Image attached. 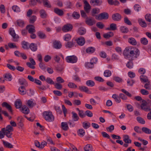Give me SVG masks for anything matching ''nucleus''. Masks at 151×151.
Returning <instances> with one entry per match:
<instances>
[{
	"label": "nucleus",
	"mask_w": 151,
	"mask_h": 151,
	"mask_svg": "<svg viewBox=\"0 0 151 151\" xmlns=\"http://www.w3.org/2000/svg\"><path fill=\"white\" fill-rule=\"evenodd\" d=\"M109 17L108 14L107 12H104L100 14L98 16H96V19L99 20L102 19H107Z\"/></svg>",
	"instance_id": "423d86ee"
},
{
	"label": "nucleus",
	"mask_w": 151,
	"mask_h": 151,
	"mask_svg": "<svg viewBox=\"0 0 151 151\" xmlns=\"http://www.w3.org/2000/svg\"><path fill=\"white\" fill-rule=\"evenodd\" d=\"M142 103L140 105L141 109L146 111H150V107L147 106V102L144 100H142Z\"/></svg>",
	"instance_id": "39448f33"
},
{
	"label": "nucleus",
	"mask_w": 151,
	"mask_h": 151,
	"mask_svg": "<svg viewBox=\"0 0 151 151\" xmlns=\"http://www.w3.org/2000/svg\"><path fill=\"white\" fill-rule=\"evenodd\" d=\"M95 50V48L94 47H89L86 49V52L87 53L90 54L93 52Z\"/></svg>",
	"instance_id": "72a5a7b5"
},
{
	"label": "nucleus",
	"mask_w": 151,
	"mask_h": 151,
	"mask_svg": "<svg viewBox=\"0 0 151 151\" xmlns=\"http://www.w3.org/2000/svg\"><path fill=\"white\" fill-rule=\"evenodd\" d=\"M77 44L79 45H83L85 42L84 38L83 37H80L76 40Z\"/></svg>",
	"instance_id": "9b49d317"
},
{
	"label": "nucleus",
	"mask_w": 151,
	"mask_h": 151,
	"mask_svg": "<svg viewBox=\"0 0 151 151\" xmlns=\"http://www.w3.org/2000/svg\"><path fill=\"white\" fill-rule=\"evenodd\" d=\"M37 19L35 15L31 16L29 19V22L30 23L33 24L36 21Z\"/></svg>",
	"instance_id": "c03bdc74"
},
{
	"label": "nucleus",
	"mask_w": 151,
	"mask_h": 151,
	"mask_svg": "<svg viewBox=\"0 0 151 151\" xmlns=\"http://www.w3.org/2000/svg\"><path fill=\"white\" fill-rule=\"evenodd\" d=\"M140 25L142 27H145L147 26V24L145 22L141 19L139 21Z\"/></svg>",
	"instance_id": "3c124183"
},
{
	"label": "nucleus",
	"mask_w": 151,
	"mask_h": 151,
	"mask_svg": "<svg viewBox=\"0 0 151 151\" xmlns=\"http://www.w3.org/2000/svg\"><path fill=\"white\" fill-rule=\"evenodd\" d=\"M140 79L142 82H147L149 81L147 77L145 76H140Z\"/></svg>",
	"instance_id": "58836bf2"
},
{
	"label": "nucleus",
	"mask_w": 151,
	"mask_h": 151,
	"mask_svg": "<svg viewBox=\"0 0 151 151\" xmlns=\"http://www.w3.org/2000/svg\"><path fill=\"white\" fill-rule=\"evenodd\" d=\"M61 126L62 129L64 131H67L69 129L67 123L66 122H62Z\"/></svg>",
	"instance_id": "a878e982"
},
{
	"label": "nucleus",
	"mask_w": 151,
	"mask_h": 151,
	"mask_svg": "<svg viewBox=\"0 0 151 151\" xmlns=\"http://www.w3.org/2000/svg\"><path fill=\"white\" fill-rule=\"evenodd\" d=\"M26 29L28 30V32L29 33H34L35 32V27L33 25H28L26 26Z\"/></svg>",
	"instance_id": "1a4fd4ad"
},
{
	"label": "nucleus",
	"mask_w": 151,
	"mask_h": 151,
	"mask_svg": "<svg viewBox=\"0 0 151 151\" xmlns=\"http://www.w3.org/2000/svg\"><path fill=\"white\" fill-rule=\"evenodd\" d=\"M71 114H72V118L73 121H78L79 119V117L77 114L73 111L72 112Z\"/></svg>",
	"instance_id": "c756f323"
},
{
	"label": "nucleus",
	"mask_w": 151,
	"mask_h": 151,
	"mask_svg": "<svg viewBox=\"0 0 151 151\" xmlns=\"http://www.w3.org/2000/svg\"><path fill=\"white\" fill-rule=\"evenodd\" d=\"M68 86L71 88H75L77 87V86L74 83L72 82L69 83L68 84Z\"/></svg>",
	"instance_id": "09e8293b"
},
{
	"label": "nucleus",
	"mask_w": 151,
	"mask_h": 151,
	"mask_svg": "<svg viewBox=\"0 0 151 151\" xmlns=\"http://www.w3.org/2000/svg\"><path fill=\"white\" fill-rule=\"evenodd\" d=\"M96 60V59L95 58H94V59H92V60H91V62L90 63H87L86 64V66L90 68H92L93 67V64L95 63L94 62H92V60Z\"/></svg>",
	"instance_id": "4c0bfd02"
},
{
	"label": "nucleus",
	"mask_w": 151,
	"mask_h": 151,
	"mask_svg": "<svg viewBox=\"0 0 151 151\" xmlns=\"http://www.w3.org/2000/svg\"><path fill=\"white\" fill-rule=\"evenodd\" d=\"M22 47L24 49H27V42L25 41H23L22 42Z\"/></svg>",
	"instance_id": "69168bd1"
},
{
	"label": "nucleus",
	"mask_w": 151,
	"mask_h": 151,
	"mask_svg": "<svg viewBox=\"0 0 151 151\" xmlns=\"http://www.w3.org/2000/svg\"><path fill=\"white\" fill-rule=\"evenodd\" d=\"M139 51L136 47L130 48L129 47H126L123 52L124 56L128 58L134 57L137 58L139 55Z\"/></svg>",
	"instance_id": "f257e3e1"
},
{
	"label": "nucleus",
	"mask_w": 151,
	"mask_h": 151,
	"mask_svg": "<svg viewBox=\"0 0 151 151\" xmlns=\"http://www.w3.org/2000/svg\"><path fill=\"white\" fill-rule=\"evenodd\" d=\"M113 79L116 82L118 83H121L122 81V78L119 77H114Z\"/></svg>",
	"instance_id": "13d9d810"
},
{
	"label": "nucleus",
	"mask_w": 151,
	"mask_h": 151,
	"mask_svg": "<svg viewBox=\"0 0 151 151\" xmlns=\"http://www.w3.org/2000/svg\"><path fill=\"white\" fill-rule=\"evenodd\" d=\"M78 32L80 35H83L86 33V30L83 27H81L79 28Z\"/></svg>",
	"instance_id": "4be33fe9"
},
{
	"label": "nucleus",
	"mask_w": 151,
	"mask_h": 151,
	"mask_svg": "<svg viewBox=\"0 0 151 151\" xmlns=\"http://www.w3.org/2000/svg\"><path fill=\"white\" fill-rule=\"evenodd\" d=\"M96 26L99 28L102 29L104 26V25L101 22H98L96 24Z\"/></svg>",
	"instance_id": "bf43d9fd"
},
{
	"label": "nucleus",
	"mask_w": 151,
	"mask_h": 151,
	"mask_svg": "<svg viewBox=\"0 0 151 151\" xmlns=\"http://www.w3.org/2000/svg\"><path fill=\"white\" fill-rule=\"evenodd\" d=\"M2 142L3 145L6 147L9 148H12L13 147V145L11 143L3 140Z\"/></svg>",
	"instance_id": "b1692460"
},
{
	"label": "nucleus",
	"mask_w": 151,
	"mask_h": 151,
	"mask_svg": "<svg viewBox=\"0 0 151 151\" xmlns=\"http://www.w3.org/2000/svg\"><path fill=\"white\" fill-rule=\"evenodd\" d=\"M142 131L146 134H151V130L147 127H143L142 128Z\"/></svg>",
	"instance_id": "37998d69"
},
{
	"label": "nucleus",
	"mask_w": 151,
	"mask_h": 151,
	"mask_svg": "<svg viewBox=\"0 0 151 151\" xmlns=\"http://www.w3.org/2000/svg\"><path fill=\"white\" fill-rule=\"evenodd\" d=\"M78 135L81 137H83L85 134V132L83 129H80L78 130Z\"/></svg>",
	"instance_id": "de8ad7c7"
},
{
	"label": "nucleus",
	"mask_w": 151,
	"mask_h": 151,
	"mask_svg": "<svg viewBox=\"0 0 151 151\" xmlns=\"http://www.w3.org/2000/svg\"><path fill=\"white\" fill-rule=\"evenodd\" d=\"M128 42L133 45H135L137 44V42L135 39L133 37L129 38L128 40Z\"/></svg>",
	"instance_id": "5701e85b"
},
{
	"label": "nucleus",
	"mask_w": 151,
	"mask_h": 151,
	"mask_svg": "<svg viewBox=\"0 0 151 151\" xmlns=\"http://www.w3.org/2000/svg\"><path fill=\"white\" fill-rule=\"evenodd\" d=\"M121 15L119 13H116L112 15V19L113 20L118 21H120L122 19Z\"/></svg>",
	"instance_id": "6e6552de"
},
{
	"label": "nucleus",
	"mask_w": 151,
	"mask_h": 151,
	"mask_svg": "<svg viewBox=\"0 0 151 151\" xmlns=\"http://www.w3.org/2000/svg\"><path fill=\"white\" fill-rule=\"evenodd\" d=\"M79 88L81 91L87 93L89 94L91 93V92L89 91L88 88L85 86H79Z\"/></svg>",
	"instance_id": "f3484780"
},
{
	"label": "nucleus",
	"mask_w": 151,
	"mask_h": 151,
	"mask_svg": "<svg viewBox=\"0 0 151 151\" xmlns=\"http://www.w3.org/2000/svg\"><path fill=\"white\" fill-rule=\"evenodd\" d=\"M61 44L59 42L55 41L53 43V47L56 49H60L61 47Z\"/></svg>",
	"instance_id": "393cba45"
},
{
	"label": "nucleus",
	"mask_w": 151,
	"mask_h": 151,
	"mask_svg": "<svg viewBox=\"0 0 151 151\" xmlns=\"http://www.w3.org/2000/svg\"><path fill=\"white\" fill-rule=\"evenodd\" d=\"M1 105L3 107H6L11 114H13V110L12 109V107L11 105L6 102H3Z\"/></svg>",
	"instance_id": "9d476101"
},
{
	"label": "nucleus",
	"mask_w": 151,
	"mask_h": 151,
	"mask_svg": "<svg viewBox=\"0 0 151 151\" xmlns=\"http://www.w3.org/2000/svg\"><path fill=\"white\" fill-rule=\"evenodd\" d=\"M145 19L146 20L149 22H151V14H147L145 15Z\"/></svg>",
	"instance_id": "5fc2aeb1"
},
{
	"label": "nucleus",
	"mask_w": 151,
	"mask_h": 151,
	"mask_svg": "<svg viewBox=\"0 0 151 151\" xmlns=\"http://www.w3.org/2000/svg\"><path fill=\"white\" fill-rule=\"evenodd\" d=\"M54 12L56 14L60 16H62L64 14V12L63 11L57 8H55L54 9Z\"/></svg>",
	"instance_id": "4468645a"
},
{
	"label": "nucleus",
	"mask_w": 151,
	"mask_h": 151,
	"mask_svg": "<svg viewBox=\"0 0 151 151\" xmlns=\"http://www.w3.org/2000/svg\"><path fill=\"white\" fill-rule=\"evenodd\" d=\"M117 29L116 24L112 23L110 24V27L106 28V29L108 30H115Z\"/></svg>",
	"instance_id": "aec40b11"
},
{
	"label": "nucleus",
	"mask_w": 151,
	"mask_h": 151,
	"mask_svg": "<svg viewBox=\"0 0 151 151\" xmlns=\"http://www.w3.org/2000/svg\"><path fill=\"white\" fill-rule=\"evenodd\" d=\"M137 120L140 123L142 124H145V120L141 117H138L137 118Z\"/></svg>",
	"instance_id": "4d7b16f0"
},
{
	"label": "nucleus",
	"mask_w": 151,
	"mask_h": 151,
	"mask_svg": "<svg viewBox=\"0 0 151 151\" xmlns=\"http://www.w3.org/2000/svg\"><path fill=\"white\" fill-rule=\"evenodd\" d=\"M2 129H4V132L5 135L8 138H12V132L13 131V127L10 125H8L6 128H3Z\"/></svg>",
	"instance_id": "f03ea898"
},
{
	"label": "nucleus",
	"mask_w": 151,
	"mask_h": 151,
	"mask_svg": "<svg viewBox=\"0 0 151 151\" xmlns=\"http://www.w3.org/2000/svg\"><path fill=\"white\" fill-rule=\"evenodd\" d=\"M4 78L6 81H10L12 79V76L10 74H6L4 76Z\"/></svg>",
	"instance_id": "8fccbe9b"
},
{
	"label": "nucleus",
	"mask_w": 151,
	"mask_h": 151,
	"mask_svg": "<svg viewBox=\"0 0 151 151\" xmlns=\"http://www.w3.org/2000/svg\"><path fill=\"white\" fill-rule=\"evenodd\" d=\"M45 81L47 83L50 84H55L54 81L50 78H47Z\"/></svg>",
	"instance_id": "680f3d73"
},
{
	"label": "nucleus",
	"mask_w": 151,
	"mask_h": 151,
	"mask_svg": "<svg viewBox=\"0 0 151 151\" xmlns=\"http://www.w3.org/2000/svg\"><path fill=\"white\" fill-rule=\"evenodd\" d=\"M21 111L24 114H28L29 113V110L26 106L24 105L22 107Z\"/></svg>",
	"instance_id": "a211bd4d"
},
{
	"label": "nucleus",
	"mask_w": 151,
	"mask_h": 151,
	"mask_svg": "<svg viewBox=\"0 0 151 151\" xmlns=\"http://www.w3.org/2000/svg\"><path fill=\"white\" fill-rule=\"evenodd\" d=\"M43 116L45 120L48 122H52L54 120V117L51 112L45 111L43 112Z\"/></svg>",
	"instance_id": "7ed1b4c3"
},
{
	"label": "nucleus",
	"mask_w": 151,
	"mask_h": 151,
	"mask_svg": "<svg viewBox=\"0 0 151 151\" xmlns=\"http://www.w3.org/2000/svg\"><path fill=\"white\" fill-rule=\"evenodd\" d=\"M74 43L73 41H68L65 44V46L67 48H71L74 46Z\"/></svg>",
	"instance_id": "f704fd0d"
},
{
	"label": "nucleus",
	"mask_w": 151,
	"mask_h": 151,
	"mask_svg": "<svg viewBox=\"0 0 151 151\" xmlns=\"http://www.w3.org/2000/svg\"><path fill=\"white\" fill-rule=\"evenodd\" d=\"M123 141L126 143L129 144L132 143V140L130 139L129 136L127 135H124L123 137Z\"/></svg>",
	"instance_id": "dca6fc26"
},
{
	"label": "nucleus",
	"mask_w": 151,
	"mask_h": 151,
	"mask_svg": "<svg viewBox=\"0 0 151 151\" xmlns=\"http://www.w3.org/2000/svg\"><path fill=\"white\" fill-rule=\"evenodd\" d=\"M84 3L85 4L84 7V10L87 13H88L91 9V6L89 3L86 1H84Z\"/></svg>",
	"instance_id": "2eb2a0df"
},
{
	"label": "nucleus",
	"mask_w": 151,
	"mask_h": 151,
	"mask_svg": "<svg viewBox=\"0 0 151 151\" xmlns=\"http://www.w3.org/2000/svg\"><path fill=\"white\" fill-rule=\"evenodd\" d=\"M112 98L114 99L116 102L118 103H119L121 101V100L119 96H118L116 94H114L112 96Z\"/></svg>",
	"instance_id": "2f4dec72"
},
{
	"label": "nucleus",
	"mask_w": 151,
	"mask_h": 151,
	"mask_svg": "<svg viewBox=\"0 0 151 151\" xmlns=\"http://www.w3.org/2000/svg\"><path fill=\"white\" fill-rule=\"evenodd\" d=\"M22 105V103L19 99H18L16 100L15 103V106L17 109L20 108Z\"/></svg>",
	"instance_id": "6ab92c4d"
},
{
	"label": "nucleus",
	"mask_w": 151,
	"mask_h": 151,
	"mask_svg": "<svg viewBox=\"0 0 151 151\" xmlns=\"http://www.w3.org/2000/svg\"><path fill=\"white\" fill-rule=\"evenodd\" d=\"M102 1L101 0H91L90 3L93 4V6L100 5L102 4Z\"/></svg>",
	"instance_id": "ddd939ff"
},
{
	"label": "nucleus",
	"mask_w": 151,
	"mask_h": 151,
	"mask_svg": "<svg viewBox=\"0 0 151 151\" xmlns=\"http://www.w3.org/2000/svg\"><path fill=\"white\" fill-rule=\"evenodd\" d=\"M65 60L68 63H74L77 62L78 58L76 56L73 55L67 56L65 58Z\"/></svg>",
	"instance_id": "20e7f679"
},
{
	"label": "nucleus",
	"mask_w": 151,
	"mask_h": 151,
	"mask_svg": "<svg viewBox=\"0 0 151 151\" xmlns=\"http://www.w3.org/2000/svg\"><path fill=\"white\" fill-rule=\"evenodd\" d=\"M40 16L43 19L46 18L47 16V14L46 12L43 9L41 10L39 12Z\"/></svg>",
	"instance_id": "412c9836"
},
{
	"label": "nucleus",
	"mask_w": 151,
	"mask_h": 151,
	"mask_svg": "<svg viewBox=\"0 0 151 151\" xmlns=\"http://www.w3.org/2000/svg\"><path fill=\"white\" fill-rule=\"evenodd\" d=\"M12 8L15 12H18L20 11L19 7L17 6H12Z\"/></svg>",
	"instance_id": "6e6d98bb"
},
{
	"label": "nucleus",
	"mask_w": 151,
	"mask_h": 151,
	"mask_svg": "<svg viewBox=\"0 0 151 151\" xmlns=\"http://www.w3.org/2000/svg\"><path fill=\"white\" fill-rule=\"evenodd\" d=\"M114 35L113 33L111 32H109V33H107L103 35L104 37L105 38L108 39L109 37L113 36Z\"/></svg>",
	"instance_id": "ea45409f"
},
{
	"label": "nucleus",
	"mask_w": 151,
	"mask_h": 151,
	"mask_svg": "<svg viewBox=\"0 0 151 151\" xmlns=\"http://www.w3.org/2000/svg\"><path fill=\"white\" fill-rule=\"evenodd\" d=\"M71 36L69 34L66 35L64 37V40L67 41H69L71 39Z\"/></svg>",
	"instance_id": "e2e57ef3"
},
{
	"label": "nucleus",
	"mask_w": 151,
	"mask_h": 151,
	"mask_svg": "<svg viewBox=\"0 0 151 151\" xmlns=\"http://www.w3.org/2000/svg\"><path fill=\"white\" fill-rule=\"evenodd\" d=\"M104 75L106 77L110 76L111 75V71L109 70H106L104 72Z\"/></svg>",
	"instance_id": "864d4df0"
},
{
	"label": "nucleus",
	"mask_w": 151,
	"mask_h": 151,
	"mask_svg": "<svg viewBox=\"0 0 151 151\" xmlns=\"http://www.w3.org/2000/svg\"><path fill=\"white\" fill-rule=\"evenodd\" d=\"M73 28V27L72 24H68L64 26L62 30L63 32H66L71 30Z\"/></svg>",
	"instance_id": "0eeeda50"
},
{
	"label": "nucleus",
	"mask_w": 151,
	"mask_h": 151,
	"mask_svg": "<svg viewBox=\"0 0 151 151\" xmlns=\"http://www.w3.org/2000/svg\"><path fill=\"white\" fill-rule=\"evenodd\" d=\"M141 43L144 45H146L148 44V41L147 39L145 37H143L140 39Z\"/></svg>",
	"instance_id": "79ce46f5"
},
{
	"label": "nucleus",
	"mask_w": 151,
	"mask_h": 151,
	"mask_svg": "<svg viewBox=\"0 0 151 151\" xmlns=\"http://www.w3.org/2000/svg\"><path fill=\"white\" fill-rule=\"evenodd\" d=\"M37 3L36 0H30L29 4L30 6H34L37 5Z\"/></svg>",
	"instance_id": "0e129e2a"
},
{
	"label": "nucleus",
	"mask_w": 151,
	"mask_h": 151,
	"mask_svg": "<svg viewBox=\"0 0 151 151\" xmlns=\"http://www.w3.org/2000/svg\"><path fill=\"white\" fill-rule=\"evenodd\" d=\"M140 92L142 95H147L149 94V92L143 89H141Z\"/></svg>",
	"instance_id": "052dcab7"
},
{
	"label": "nucleus",
	"mask_w": 151,
	"mask_h": 151,
	"mask_svg": "<svg viewBox=\"0 0 151 151\" xmlns=\"http://www.w3.org/2000/svg\"><path fill=\"white\" fill-rule=\"evenodd\" d=\"M51 59V57L48 55H47L45 56L44 60L46 62H48Z\"/></svg>",
	"instance_id": "774afa93"
},
{
	"label": "nucleus",
	"mask_w": 151,
	"mask_h": 151,
	"mask_svg": "<svg viewBox=\"0 0 151 151\" xmlns=\"http://www.w3.org/2000/svg\"><path fill=\"white\" fill-rule=\"evenodd\" d=\"M29 47L31 50L33 51H35L37 49V45L34 43H32L30 44Z\"/></svg>",
	"instance_id": "473e14b6"
},
{
	"label": "nucleus",
	"mask_w": 151,
	"mask_h": 151,
	"mask_svg": "<svg viewBox=\"0 0 151 151\" xmlns=\"http://www.w3.org/2000/svg\"><path fill=\"white\" fill-rule=\"evenodd\" d=\"M72 16L73 18L75 19H78L80 17V15L79 13L76 12H73L72 14Z\"/></svg>",
	"instance_id": "e433bc0d"
},
{
	"label": "nucleus",
	"mask_w": 151,
	"mask_h": 151,
	"mask_svg": "<svg viewBox=\"0 0 151 151\" xmlns=\"http://www.w3.org/2000/svg\"><path fill=\"white\" fill-rule=\"evenodd\" d=\"M37 34L40 39H43L46 37V35L42 31H39L37 33Z\"/></svg>",
	"instance_id": "cd10ccee"
},
{
	"label": "nucleus",
	"mask_w": 151,
	"mask_h": 151,
	"mask_svg": "<svg viewBox=\"0 0 151 151\" xmlns=\"http://www.w3.org/2000/svg\"><path fill=\"white\" fill-rule=\"evenodd\" d=\"M120 29L121 32L123 33H127L129 32L128 29L125 27H120Z\"/></svg>",
	"instance_id": "49530a36"
},
{
	"label": "nucleus",
	"mask_w": 151,
	"mask_h": 151,
	"mask_svg": "<svg viewBox=\"0 0 151 151\" xmlns=\"http://www.w3.org/2000/svg\"><path fill=\"white\" fill-rule=\"evenodd\" d=\"M16 23L17 25L22 27H24V21L22 20H17L16 21Z\"/></svg>",
	"instance_id": "c9c22d12"
},
{
	"label": "nucleus",
	"mask_w": 151,
	"mask_h": 151,
	"mask_svg": "<svg viewBox=\"0 0 151 151\" xmlns=\"http://www.w3.org/2000/svg\"><path fill=\"white\" fill-rule=\"evenodd\" d=\"M86 85L88 86L93 87L95 85L94 82L91 80L87 81L86 83Z\"/></svg>",
	"instance_id": "a18cd8bd"
},
{
	"label": "nucleus",
	"mask_w": 151,
	"mask_h": 151,
	"mask_svg": "<svg viewBox=\"0 0 151 151\" xmlns=\"http://www.w3.org/2000/svg\"><path fill=\"white\" fill-rule=\"evenodd\" d=\"M19 93L22 95H24L26 94V91L25 87L24 86H21L19 88Z\"/></svg>",
	"instance_id": "7c9ffc66"
},
{
	"label": "nucleus",
	"mask_w": 151,
	"mask_h": 151,
	"mask_svg": "<svg viewBox=\"0 0 151 151\" xmlns=\"http://www.w3.org/2000/svg\"><path fill=\"white\" fill-rule=\"evenodd\" d=\"M85 115L89 117H92L93 116L92 113L89 110H87L86 111Z\"/></svg>",
	"instance_id": "338daca9"
},
{
	"label": "nucleus",
	"mask_w": 151,
	"mask_h": 151,
	"mask_svg": "<svg viewBox=\"0 0 151 151\" xmlns=\"http://www.w3.org/2000/svg\"><path fill=\"white\" fill-rule=\"evenodd\" d=\"M17 121H18V124L21 127L23 126V124L22 123L23 119L22 116H18L17 118Z\"/></svg>",
	"instance_id": "c85d7f7f"
},
{
	"label": "nucleus",
	"mask_w": 151,
	"mask_h": 151,
	"mask_svg": "<svg viewBox=\"0 0 151 151\" xmlns=\"http://www.w3.org/2000/svg\"><path fill=\"white\" fill-rule=\"evenodd\" d=\"M86 23L89 26H92L96 23L95 21L92 18H87L85 21Z\"/></svg>",
	"instance_id": "f8f14e48"
},
{
	"label": "nucleus",
	"mask_w": 151,
	"mask_h": 151,
	"mask_svg": "<svg viewBox=\"0 0 151 151\" xmlns=\"http://www.w3.org/2000/svg\"><path fill=\"white\" fill-rule=\"evenodd\" d=\"M85 151H92V146L91 145L88 144L84 147Z\"/></svg>",
	"instance_id": "a19ab883"
},
{
	"label": "nucleus",
	"mask_w": 151,
	"mask_h": 151,
	"mask_svg": "<svg viewBox=\"0 0 151 151\" xmlns=\"http://www.w3.org/2000/svg\"><path fill=\"white\" fill-rule=\"evenodd\" d=\"M145 83L144 86V87L146 89L148 90H150L151 89V86L150 84V82L149 81H148Z\"/></svg>",
	"instance_id": "603ef678"
},
{
	"label": "nucleus",
	"mask_w": 151,
	"mask_h": 151,
	"mask_svg": "<svg viewBox=\"0 0 151 151\" xmlns=\"http://www.w3.org/2000/svg\"><path fill=\"white\" fill-rule=\"evenodd\" d=\"M42 3L43 6L45 7L50 8L51 7L50 1L48 0H44Z\"/></svg>",
	"instance_id": "bb28decb"
}]
</instances>
